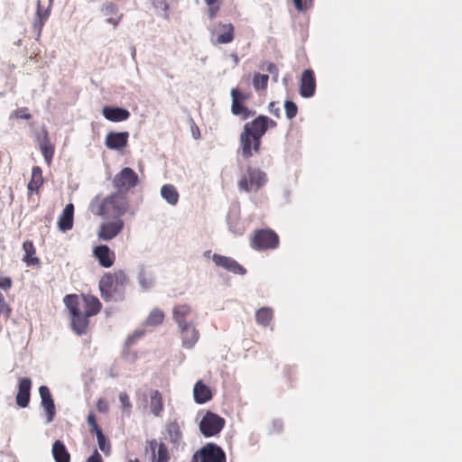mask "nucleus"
<instances>
[{
	"instance_id": "1",
	"label": "nucleus",
	"mask_w": 462,
	"mask_h": 462,
	"mask_svg": "<svg viewBox=\"0 0 462 462\" xmlns=\"http://www.w3.org/2000/svg\"><path fill=\"white\" fill-rule=\"evenodd\" d=\"M63 302L69 313L72 331L78 336L86 335L90 317L98 314L102 309L100 300L93 295L68 294Z\"/></svg>"
},
{
	"instance_id": "2",
	"label": "nucleus",
	"mask_w": 462,
	"mask_h": 462,
	"mask_svg": "<svg viewBox=\"0 0 462 462\" xmlns=\"http://www.w3.org/2000/svg\"><path fill=\"white\" fill-rule=\"evenodd\" d=\"M265 124L263 116H258L252 122L244 125L240 134V146L242 156L249 159L254 152H258L261 147V138L266 133Z\"/></svg>"
},
{
	"instance_id": "3",
	"label": "nucleus",
	"mask_w": 462,
	"mask_h": 462,
	"mask_svg": "<svg viewBox=\"0 0 462 462\" xmlns=\"http://www.w3.org/2000/svg\"><path fill=\"white\" fill-rule=\"evenodd\" d=\"M126 274L118 271L116 273H105L99 281V290L101 297L106 300H122L125 294V289L128 283Z\"/></svg>"
},
{
	"instance_id": "4",
	"label": "nucleus",
	"mask_w": 462,
	"mask_h": 462,
	"mask_svg": "<svg viewBox=\"0 0 462 462\" xmlns=\"http://www.w3.org/2000/svg\"><path fill=\"white\" fill-rule=\"evenodd\" d=\"M129 209V199L125 193L114 192L106 197L94 213L97 216L121 218Z\"/></svg>"
},
{
	"instance_id": "5",
	"label": "nucleus",
	"mask_w": 462,
	"mask_h": 462,
	"mask_svg": "<svg viewBox=\"0 0 462 462\" xmlns=\"http://www.w3.org/2000/svg\"><path fill=\"white\" fill-rule=\"evenodd\" d=\"M279 244V236L271 228L256 229L250 238L251 247L257 251L273 250Z\"/></svg>"
},
{
	"instance_id": "6",
	"label": "nucleus",
	"mask_w": 462,
	"mask_h": 462,
	"mask_svg": "<svg viewBox=\"0 0 462 462\" xmlns=\"http://www.w3.org/2000/svg\"><path fill=\"white\" fill-rule=\"evenodd\" d=\"M267 182V175L258 168L249 166L238 181L240 189L256 192Z\"/></svg>"
},
{
	"instance_id": "7",
	"label": "nucleus",
	"mask_w": 462,
	"mask_h": 462,
	"mask_svg": "<svg viewBox=\"0 0 462 462\" xmlns=\"http://www.w3.org/2000/svg\"><path fill=\"white\" fill-rule=\"evenodd\" d=\"M139 182L137 173L129 167L123 168L113 179V186L117 192L125 193L134 188Z\"/></svg>"
},
{
	"instance_id": "8",
	"label": "nucleus",
	"mask_w": 462,
	"mask_h": 462,
	"mask_svg": "<svg viewBox=\"0 0 462 462\" xmlns=\"http://www.w3.org/2000/svg\"><path fill=\"white\" fill-rule=\"evenodd\" d=\"M145 453L149 456L150 462H170L171 457L166 443L156 439L146 441Z\"/></svg>"
},
{
	"instance_id": "9",
	"label": "nucleus",
	"mask_w": 462,
	"mask_h": 462,
	"mask_svg": "<svg viewBox=\"0 0 462 462\" xmlns=\"http://www.w3.org/2000/svg\"><path fill=\"white\" fill-rule=\"evenodd\" d=\"M199 462H226L225 451L215 443H207L193 455Z\"/></svg>"
},
{
	"instance_id": "10",
	"label": "nucleus",
	"mask_w": 462,
	"mask_h": 462,
	"mask_svg": "<svg viewBox=\"0 0 462 462\" xmlns=\"http://www.w3.org/2000/svg\"><path fill=\"white\" fill-rule=\"evenodd\" d=\"M224 426L225 420L210 411H208L199 422V430L207 438L217 435Z\"/></svg>"
},
{
	"instance_id": "11",
	"label": "nucleus",
	"mask_w": 462,
	"mask_h": 462,
	"mask_svg": "<svg viewBox=\"0 0 462 462\" xmlns=\"http://www.w3.org/2000/svg\"><path fill=\"white\" fill-rule=\"evenodd\" d=\"M125 226L123 219L103 222L97 230V237L101 241H110L117 236Z\"/></svg>"
},
{
	"instance_id": "12",
	"label": "nucleus",
	"mask_w": 462,
	"mask_h": 462,
	"mask_svg": "<svg viewBox=\"0 0 462 462\" xmlns=\"http://www.w3.org/2000/svg\"><path fill=\"white\" fill-rule=\"evenodd\" d=\"M211 36L215 38V40H212L214 44L230 43L235 39V27L231 23H219L211 31Z\"/></svg>"
},
{
	"instance_id": "13",
	"label": "nucleus",
	"mask_w": 462,
	"mask_h": 462,
	"mask_svg": "<svg viewBox=\"0 0 462 462\" xmlns=\"http://www.w3.org/2000/svg\"><path fill=\"white\" fill-rule=\"evenodd\" d=\"M212 260L217 266L221 267L234 274L244 275L246 273V269L231 257L214 254Z\"/></svg>"
},
{
	"instance_id": "14",
	"label": "nucleus",
	"mask_w": 462,
	"mask_h": 462,
	"mask_svg": "<svg viewBox=\"0 0 462 462\" xmlns=\"http://www.w3.org/2000/svg\"><path fill=\"white\" fill-rule=\"evenodd\" d=\"M316 92V78L314 71L310 69H305L300 81V94L302 97L309 98Z\"/></svg>"
},
{
	"instance_id": "15",
	"label": "nucleus",
	"mask_w": 462,
	"mask_h": 462,
	"mask_svg": "<svg viewBox=\"0 0 462 462\" xmlns=\"http://www.w3.org/2000/svg\"><path fill=\"white\" fill-rule=\"evenodd\" d=\"M182 346L187 349H191L199 338V332L195 328L192 321L189 324L179 327Z\"/></svg>"
},
{
	"instance_id": "16",
	"label": "nucleus",
	"mask_w": 462,
	"mask_h": 462,
	"mask_svg": "<svg viewBox=\"0 0 462 462\" xmlns=\"http://www.w3.org/2000/svg\"><path fill=\"white\" fill-rule=\"evenodd\" d=\"M129 133L128 132H109L106 135L105 144L110 150L120 151L124 149L128 143Z\"/></svg>"
},
{
	"instance_id": "17",
	"label": "nucleus",
	"mask_w": 462,
	"mask_h": 462,
	"mask_svg": "<svg viewBox=\"0 0 462 462\" xmlns=\"http://www.w3.org/2000/svg\"><path fill=\"white\" fill-rule=\"evenodd\" d=\"M165 432L167 439L172 446V449H179L181 445H184L183 434L180 424L176 420L166 424Z\"/></svg>"
},
{
	"instance_id": "18",
	"label": "nucleus",
	"mask_w": 462,
	"mask_h": 462,
	"mask_svg": "<svg viewBox=\"0 0 462 462\" xmlns=\"http://www.w3.org/2000/svg\"><path fill=\"white\" fill-rule=\"evenodd\" d=\"M95 258L98 263L104 268L111 267L116 260L115 253L106 245L96 246L93 250Z\"/></svg>"
},
{
	"instance_id": "19",
	"label": "nucleus",
	"mask_w": 462,
	"mask_h": 462,
	"mask_svg": "<svg viewBox=\"0 0 462 462\" xmlns=\"http://www.w3.org/2000/svg\"><path fill=\"white\" fill-rule=\"evenodd\" d=\"M39 393L41 396L42 405L46 411L47 422H51L55 416L56 411L50 389L45 385H42L39 388Z\"/></svg>"
},
{
	"instance_id": "20",
	"label": "nucleus",
	"mask_w": 462,
	"mask_h": 462,
	"mask_svg": "<svg viewBox=\"0 0 462 462\" xmlns=\"http://www.w3.org/2000/svg\"><path fill=\"white\" fill-rule=\"evenodd\" d=\"M32 381L28 377L21 378L18 384V393L16 394V403L21 408H25L30 402V392Z\"/></svg>"
},
{
	"instance_id": "21",
	"label": "nucleus",
	"mask_w": 462,
	"mask_h": 462,
	"mask_svg": "<svg viewBox=\"0 0 462 462\" xmlns=\"http://www.w3.org/2000/svg\"><path fill=\"white\" fill-rule=\"evenodd\" d=\"M192 308L186 303L178 304L172 309V319L178 327L189 324V319L192 316Z\"/></svg>"
},
{
	"instance_id": "22",
	"label": "nucleus",
	"mask_w": 462,
	"mask_h": 462,
	"mask_svg": "<svg viewBox=\"0 0 462 462\" xmlns=\"http://www.w3.org/2000/svg\"><path fill=\"white\" fill-rule=\"evenodd\" d=\"M101 12L106 17V23L112 24L115 28L118 26L124 16L122 13H119L118 6L111 2L104 5Z\"/></svg>"
},
{
	"instance_id": "23",
	"label": "nucleus",
	"mask_w": 462,
	"mask_h": 462,
	"mask_svg": "<svg viewBox=\"0 0 462 462\" xmlns=\"http://www.w3.org/2000/svg\"><path fill=\"white\" fill-rule=\"evenodd\" d=\"M74 221V205L69 203L66 205L58 219V227L61 232H67L73 227Z\"/></svg>"
},
{
	"instance_id": "24",
	"label": "nucleus",
	"mask_w": 462,
	"mask_h": 462,
	"mask_svg": "<svg viewBox=\"0 0 462 462\" xmlns=\"http://www.w3.org/2000/svg\"><path fill=\"white\" fill-rule=\"evenodd\" d=\"M104 117L111 122H122L129 118L128 110L120 107L104 106L102 109Z\"/></svg>"
},
{
	"instance_id": "25",
	"label": "nucleus",
	"mask_w": 462,
	"mask_h": 462,
	"mask_svg": "<svg viewBox=\"0 0 462 462\" xmlns=\"http://www.w3.org/2000/svg\"><path fill=\"white\" fill-rule=\"evenodd\" d=\"M36 5H37V10H36V14H35V20L32 23V27L35 31H37L38 35L40 36L43 25L51 14V9H50V7L43 8L41 5L40 0L36 1Z\"/></svg>"
},
{
	"instance_id": "26",
	"label": "nucleus",
	"mask_w": 462,
	"mask_h": 462,
	"mask_svg": "<svg viewBox=\"0 0 462 462\" xmlns=\"http://www.w3.org/2000/svg\"><path fill=\"white\" fill-rule=\"evenodd\" d=\"M194 400L197 403L202 404L212 399L210 388L202 381H198L193 389Z\"/></svg>"
},
{
	"instance_id": "27",
	"label": "nucleus",
	"mask_w": 462,
	"mask_h": 462,
	"mask_svg": "<svg viewBox=\"0 0 462 462\" xmlns=\"http://www.w3.org/2000/svg\"><path fill=\"white\" fill-rule=\"evenodd\" d=\"M23 249L24 251L23 261L26 263L27 266H35L40 264V259L35 256L36 249L32 241L23 242Z\"/></svg>"
},
{
	"instance_id": "28",
	"label": "nucleus",
	"mask_w": 462,
	"mask_h": 462,
	"mask_svg": "<svg viewBox=\"0 0 462 462\" xmlns=\"http://www.w3.org/2000/svg\"><path fill=\"white\" fill-rule=\"evenodd\" d=\"M51 454L55 462H70V454L64 443L60 439L53 443Z\"/></svg>"
},
{
	"instance_id": "29",
	"label": "nucleus",
	"mask_w": 462,
	"mask_h": 462,
	"mask_svg": "<svg viewBox=\"0 0 462 462\" xmlns=\"http://www.w3.org/2000/svg\"><path fill=\"white\" fill-rule=\"evenodd\" d=\"M150 407L152 413L159 417L163 411V399L162 393L158 390H152L150 392Z\"/></svg>"
},
{
	"instance_id": "30",
	"label": "nucleus",
	"mask_w": 462,
	"mask_h": 462,
	"mask_svg": "<svg viewBox=\"0 0 462 462\" xmlns=\"http://www.w3.org/2000/svg\"><path fill=\"white\" fill-rule=\"evenodd\" d=\"M43 184L42 171L41 167L34 166L32 170V177L27 185V189L31 192H38Z\"/></svg>"
},
{
	"instance_id": "31",
	"label": "nucleus",
	"mask_w": 462,
	"mask_h": 462,
	"mask_svg": "<svg viewBox=\"0 0 462 462\" xmlns=\"http://www.w3.org/2000/svg\"><path fill=\"white\" fill-rule=\"evenodd\" d=\"M162 197L171 205L175 206L179 201V192L171 184H165L161 189Z\"/></svg>"
},
{
	"instance_id": "32",
	"label": "nucleus",
	"mask_w": 462,
	"mask_h": 462,
	"mask_svg": "<svg viewBox=\"0 0 462 462\" xmlns=\"http://www.w3.org/2000/svg\"><path fill=\"white\" fill-rule=\"evenodd\" d=\"M231 111L235 116H239L243 120H246L250 116H253L255 112L249 110L246 106L243 105V102L237 101L236 96L234 95V100H232Z\"/></svg>"
},
{
	"instance_id": "33",
	"label": "nucleus",
	"mask_w": 462,
	"mask_h": 462,
	"mask_svg": "<svg viewBox=\"0 0 462 462\" xmlns=\"http://www.w3.org/2000/svg\"><path fill=\"white\" fill-rule=\"evenodd\" d=\"M273 312L271 308L263 307L255 313V319L258 325L267 327L273 319Z\"/></svg>"
},
{
	"instance_id": "34",
	"label": "nucleus",
	"mask_w": 462,
	"mask_h": 462,
	"mask_svg": "<svg viewBox=\"0 0 462 462\" xmlns=\"http://www.w3.org/2000/svg\"><path fill=\"white\" fill-rule=\"evenodd\" d=\"M164 312L160 309H153L145 320L147 326L155 327L161 325L164 320Z\"/></svg>"
},
{
	"instance_id": "35",
	"label": "nucleus",
	"mask_w": 462,
	"mask_h": 462,
	"mask_svg": "<svg viewBox=\"0 0 462 462\" xmlns=\"http://www.w3.org/2000/svg\"><path fill=\"white\" fill-rule=\"evenodd\" d=\"M268 79V75L256 73L253 79V85L255 89H265L267 88Z\"/></svg>"
},
{
	"instance_id": "36",
	"label": "nucleus",
	"mask_w": 462,
	"mask_h": 462,
	"mask_svg": "<svg viewBox=\"0 0 462 462\" xmlns=\"http://www.w3.org/2000/svg\"><path fill=\"white\" fill-rule=\"evenodd\" d=\"M284 108L288 119H292L297 116L298 106L294 102L286 100L284 103Z\"/></svg>"
},
{
	"instance_id": "37",
	"label": "nucleus",
	"mask_w": 462,
	"mask_h": 462,
	"mask_svg": "<svg viewBox=\"0 0 462 462\" xmlns=\"http://www.w3.org/2000/svg\"><path fill=\"white\" fill-rule=\"evenodd\" d=\"M208 5V15L210 20H213L217 15V13L220 9V2H212L210 3L208 0H205Z\"/></svg>"
},
{
	"instance_id": "38",
	"label": "nucleus",
	"mask_w": 462,
	"mask_h": 462,
	"mask_svg": "<svg viewBox=\"0 0 462 462\" xmlns=\"http://www.w3.org/2000/svg\"><path fill=\"white\" fill-rule=\"evenodd\" d=\"M12 117L16 119L29 120L32 118V115L27 107H20L13 112Z\"/></svg>"
},
{
	"instance_id": "39",
	"label": "nucleus",
	"mask_w": 462,
	"mask_h": 462,
	"mask_svg": "<svg viewBox=\"0 0 462 462\" xmlns=\"http://www.w3.org/2000/svg\"><path fill=\"white\" fill-rule=\"evenodd\" d=\"M41 151L42 154L44 157L46 162L50 164L51 162V159L54 153V147L51 144L46 145L42 144L41 145Z\"/></svg>"
},
{
	"instance_id": "40",
	"label": "nucleus",
	"mask_w": 462,
	"mask_h": 462,
	"mask_svg": "<svg viewBox=\"0 0 462 462\" xmlns=\"http://www.w3.org/2000/svg\"><path fill=\"white\" fill-rule=\"evenodd\" d=\"M314 0H292L297 11L302 12L310 8Z\"/></svg>"
},
{
	"instance_id": "41",
	"label": "nucleus",
	"mask_w": 462,
	"mask_h": 462,
	"mask_svg": "<svg viewBox=\"0 0 462 462\" xmlns=\"http://www.w3.org/2000/svg\"><path fill=\"white\" fill-rule=\"evenodd\" d=\"M97 443L99 448L106 454H108L110 451V443L106 440L105 435L103 433H98Z\"/></svg>"
},
{
	"instance_id": "42",
	"label": "nucleus",
	"mask_w": 462,
	"mask_h": 462,
	"mask_svg": "<svg viewBox=\"0 0 462 462\" xmlns=\"http://www.w3.org/2000/svg\"><path fill=\"white\" fill-rule=\"evenodd\" d=\"M119 400L122 404V407L128 411L132 409V403L130 402L129 396L126 393H120Z\"/></svg>"
},
{
	"instance_id": "43",
	"label": "nucleus",
	"mask_w": 462,
	"mask_h": 462,
	"mask_svg": "<svg viewBox=\"0 0 462 462\" xmlns=\"http://www.w3.org/2000/svg\"><path fill=\"white\" fill-rule=\"evenodd\" d=\"M234 95L236 96L237 101H241V102H244L245 99H247L249 97L248 95L240 92L236 88H233L231 90L232 100H234Z\"/></svg>"
},
{
	"instance_id": "44",
	"label": "nucleus",
	"mask_w": 462,
	"mask_h": 462,
	"mask_svg": "<svg viewBox=\"0 0 462 462\" xmlns=\"http://www.w3.org/2000/svg\"><path fill=\"white\" fill-rule=\"evenodd\" d=\"M12 286V280L9 277H1L0 276V289L2 290H9Z\"/></svg>"
},
{
	"instance_id": "45",
	"label": "nucleus",
	"mask_w": 462,
	"mask_h": 462,
	"mask_svg": "<svg viewBox=\"0 0 462 462\" xmlns=\"http://www.w3.org/2000/svg\"><path fill=\"white\" fill-rule=\"evenodd\" d=\"M11 310L5 302V296L2 292H0V314L6 312L7 315L10 313Z\"/></svg>"
},
{
	"instance_id": "46",
	"label": "nucleus",
	"mask_w": 462,
	"mask_h": 462,
	"mask_svg": "<svg viewBox=\"0 0 462 462\" xmlns=\"http://www.w3.org/2000/svg\"><path fill=\"white\" fill-rule=\"evenodd\" d=\"M97 409L99 412H106L108 411V404L106 400L100 398L97 402Z\"/></svg>"
},
{
	"instance_id": "47",
	"label": "nucleus",
	"mask_w": 462,
	"mask_h": 462,
	"mask_svg": "<svg viewBox=\"0 0 462 462\" xmlns=\"http://www.w3.org/2000/svg\"><path fill=\"white\" fill-rule=\"evenodd\" d=\"M269 112L275 117H280V108L277 106V103L273 101L268 106Z\"/></svg>"
},
{
	"instance_id": "48",
	"label": "nucleus",
	"mask_w": 462,
	"mask_h": 462,
	"mask_svg": "<svg viewBox=\"0 0 462 462\" xmlns=\"http://www.w3.org/2000/svg\"><path fill=\"white\" fill-rule=\"evenodd\" d=\"M266 70L273 76L274 80L276 81L279 74V69L277 66L273 63H269L267 65Z\"/></svg>"
},
{
	"instance_id": "49",
	"label": "nucleus",
	"mask_w": 462,
	"mask_h": 462,
	"mask_svg": "<svg viewBox=\"0 0 462 462\" xmlns=\"http://www.w3.org/2000/svg\"><path fill=\"white\" fill-rule=\"evenodd\" d=\"M229 226L232 232L235 233L236 235L241 236L245 232V227L242 225H239L238 223H236V225L230 223Z\"/></svg>"
},
{
	"instance_id": "50",
	"label": "nucleus",
	"mask_w": 462,
	"mask_h": 462,
	"mask_svg": "<svg viewBox=\"0 0 462 462\" xmlns=\"http://www.w3.org/2000/svg\"><path fill=\"white\" fill-rule=\"evenodd\" d=\"M86 462H103L102 456L96 449L93 454L87 459Z\"/></svg>"
},
{
	"instance_id": "51",
	"label": "nucleus",
	"mask_w": 462,
	"mask_h": 462,
	"mask_svg": "<svg viewBox=\"0 0 462 462\" xmlns=\"http://www.w3.org/2000/svg\"><path fill=\"white\" fill-rule=\"evenodd\" d=\"M263 117L266 130H268V128H274L277 126V123L274 120L269 118L266 116H263Z\"/></svg>"
},
{
	"instance_id": "52",
	"label": "nucleus",
	"mask_w": 462,
	"mask_h": 462,
	"mask_svg": "<svg viewBox=\"0 0 462 462\" xmlns=\"http://www.w3.org/2000/svg\"><path fill=\"white\" fill-rule=\"evenodd\" d=\"M88 424L92 428V427H96V425L97 424V419H96V415L94 414V412H89L88 415Z\"/></svg>"
},
{
	"instance_id": "53",
	"label": "nucleus",
	"mask_w": 462,
	"mask_h": 462,
	"mask_svg": "<svg viewBox=\"0 0 462 462\" xmlns=\"http://www.w3.org/2000/svg\"><path fill=\"white\" fill-rule=\"evenodd\" d=\"M91 432H95L97 437H98V433H103L100 427L97 424L96 427L91 428Z\"/></svg>"
},
{
	"instance_id": "54",
	"label": "nucleus",
	"mask_w": 462,
	"mask_h": 462,
	"mask_svg": "<svg viewBox=\"0 0 462 462\" xmlns=\"http://www.w3.org/2000/svg\"><path fill=\"white\" fill-rule=\"evenodd\" d=\"M128 462H140L138 458L131 459Z\"/></svg>"
},
{
	"instance_id": "55",
	"label": "nucleus",
	"mask_w": 462,
	"mask_h": 462,
	"mask_svg": "<svg viewBox=\"0 0 462 462\" xmlns=\"http://www.w3.org/2000/svg\"><path fill=\"white\" fill-rule=\"evenodd\" d=\"M210 3L212 2H220L221 0H208Z\"/></svg>"
}]
</instances>
